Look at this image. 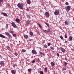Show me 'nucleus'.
<instances>
[{
	"instance_id": "1",
	"label": "nucleus",
	"mask_w": 74,
	"mask_h": 74,
	"mask_svg": "<svg viewBox=\"0 0 74 74\" xmlns=\"http://www.w3.org/2000/svg\"><path fill=\"white\" fill-rule=\"evenodd\" d=\"M18 7L21 10H23V5L22 4L18 3L17 5Z\"/></svg>"
},
{
	"instance_id": "2",
	"label": "nucleus",
	"mask_w": 74,
	"mask_h": 74,
	"mask_svg": "<svg viewBox=\"0 0 74 74\" xmlns=\"http://www.w3.org/2000/svg\"><path fill=\"white\" fill-rule=\"evenodd\" d=\"M71 9V7L70 6H67V7L65 8V10H66L67 12H68L70 11Z\"/></svg>"
},
{
	"instance_id": "3",
	"label": "nucleus",
	"mask_w": 74,
	"mask_h": 74,
	"mask_svg": "<svg viewBox=\"0 0 74 74\" xmlns=\"http://www.w3.org/2000/svg\"><path fill=\"white\" fill-rule=\"evenodd\" d=\"M59 14V12L57 11H55L54 13V15H58Z\"/></svg>"
},
{
	"instance_id": "4",
	"label": "nucleus",
	"mask_w": 74,
	"mask_h": 74,
	"mask_svg": "<svg viewBox=\"0 0 74 74\" xmlns=\"http://www.w3.org/2000/svg\"><path fill=\"white\" fill-rule=\"evenodd\" d=\"M13 27H14V28H16V24L13 22H12L11 23Z\"/></svg>"
},
{
	"instance_id": "5",
	"label": "nucleus",
	"mask_w": 74,
	"mask_h": 74,
	"mask_svg": "<svg viewBox=\"0 0 74 74\" xmlns=\"http://www.w3.org/2000/svg\"><path fill=\"white\" fill-rule=\"evenodd\" d=\"M45 15L47 18H49L50 16L49 13L47 12H45Z\"/></svg>"
},
{
	"instance_id": "6",
	"label": "nucleus",
	"mask_w": 74,
	"mask_h": 74,
	"mask_svg": "<svg viewBox=\"0 0 74 74\" xmlns=\"http://www.w3.org/2000/svg\"><path fill=\"white\" fill-rule=\"evenodd\" d=\"M32 53L34 54H37L36 51L35 50H32Z\"/></svg>"
},
{
	"instance_id": "7",
	"label": "nucleus",
	"mask_w": 74,
	"mask_h": 74,
	"mask_svg": "<svg viewBox=\"0 0 74 74\" xmlns=\"http://www.w3.org/2000/svg\"><path fill=\"white\" fill-rule=\"evenodd\" d=\"M6 35L8 36V37H10V38H12V37H11V36L10 35V34L8 32H7L6 34Z\"/></svg>"
},
{
	"instance_id": "8",
	"label": "nucleus",
	"mask_w": 74,
	"mask_h": 74,
	"mask_svg": "<svg viewBox=\"0 0 74 74\" xmlns=\"http://www.w3.org/2000/svg\"><path fill=\"white\" fill-rule=\"evenodd\" d=\"M0 64L1 66H2V65H3V66H4V64L3 62V61H1L0 62Z\"/></svg>"
},
{
	"instance_id": "9",
	"label": "nucleus",
	"mask_w": 74,
	"mask_h": 74,
	"mask_svg": "<svg viewBox=\"0 0 74 74\" xmlns=\"http://www.w3.org/2000/svg\"><path fill=\"white\" fill-rule=\"evenodd\" d=\"M15 21L17 23H19L20 22V20L18 18H16Z\"/></svg>"
},
{
	"instance_id": "10",
	"label": "nucleus",
	"mask_w": 74,
	"mask_h": 74,
	"mask_svg": "<svg viewBox=\"0 0 74 74\" xmlns=\"http://www.w3.org/2000/svg\"><path fill=\"white\" fill-rule=\"evenodd\" d=\"M1 14H3V15L4 16H5L7 17V16H8V15L7 14H6V13H4L2 12V13H1Z\"/></svg>"
},
{
	"instance_id": "11",
	"label": "nucleus",
	"mask_w": 74,
	"mask_h": 74,
	"mask_svg": "<svg viewBox=\"0 0 74 74\" xmlns=\"http://www.w3.org/2000/svg\"><path fill=\"white\" fill-rule=\"evenodd\" d=\"M60 49H61V51H62V52H65V49L62 47Z\"/></svg>"
},
{
	"instance_id": "12",
	"label": "nucleus",
	"mask_w": 74,
	"mask_h": 74,
	"mask_svg": "<svg viewBox=\"0 0 74 74\" xmlns=\"http://www.w3.org/2000/svg\"><path fill=\"white\" fill-rule=\"evenodd\" d=\"M0 37L3 38H5V37L4 36L1 34H0Z\"/></svg>"
},
{
	"instance_id": "13",
	"label": "nucleus",
	"mask_w": 74,
	"mask_h": 74,
	"mask_svg": "<svg viewBox=\"0 0 74 74\" xmlns=\"http://www.w3.org/2000/svg\"><path fill=\"white\" fill-rule=\"evenodd\" d=\"M27 2L28 4H30L31 3V2H30L29 0H27Z\"/></svg>"
},
{
	"instance_id": "14",
	"label": "nucleus",
	"mask_w": 74,
	"mask_h": 74,
	"mask_svg": "<svg viewBox=\"0 0 74 74\" xmlns=\"http://www.w3.org/2000/svg\"><path fill=\"white\" fill-rule=\"evenodd\" d=\"M65 24L66 25H68V21H66L65 22Z\"/></svg>"
},
{
	"instance_id": "15",
	"label": "nucleus",
	"mask_w": 74,
	"mask_h": 74,
	"mask_svg": "<svg viewBox=\"0 0 74 74\" xmlns=\"http://www.w3.org/2000/svg\"><path fill=\"white\" fill-rule=\"evenodd\" d=\"M24 38L25 39H27L28 38V36L27 35H24Z\"/></svg>"
},
{
	"instance_id": "16",
	"label": "nucleus",
	"mask_w": 74,
	"mask_h": 74,
	"mask_svg": "<svg viewBox=\"0 0 74 74\" xmlns=\"http://www.w3.org/2000/svg\"><path fill=\"white\" fill-rule=\"evenodd\" d=\"M51 65L52 66H54L55 65V63L53 62H51Z\"/></svg>"
},
{
	"instance_id": "17",
	"label": "nucleus",
	"mask_w": 74,
	"mask_h": 74,
	"mask_svg": "<svg viewBox=\"0 0 74 74\" xmlns=\"http://www.w3.org/2000/svg\"><path fill=\"white\" fill-rule=\"evenodd\" d=\"M11 72L12 73H13L14 74H15V72H14V70H11Z\"/></svg>"
},
{
	"instance_id": "18",
	"label": "nucleus",
	"mask_w": 74,
	"mask_h": 74,
	"mask_svg": "<svg viewBox=\"0 0 74 74\" xmlns=\"http://www.w3.org/2000/svg\"><path fill=\"white\" fill-rule=\"evenodd\" d=\"M26 23L27 24L29 25L30 23V22L29 20H28L27 21Z\"/></svg>"
},
{
	"instance_id": "19",
	"label": "nucleus",
	"mask_w": 74,
	"mask_h": 74,
	"mask_svg": "<svg viewBox=\"0 0 74 74\" xmlns=\"http://www.w3.org/2000/svg\"><path fill=\"white\" fill-rule=\"evenodd\" d=\"M47 33L48 32H51L50 30L49 29V28H48V29H47Z\"/></svg>"
},
{
	"instance_id": "20",
	"label": "nucleus",
	"mask_w": 74,
	"mask_h": 74,
	"mask_svg": "<svg viewBox=\"0 0 74 74\" xmlns=\"http://www.w3.org/2000/svg\"><path fill=\"white\" fill-rule=\"evenodd\" d=\"M30 35L31 36H32L33 35V32H30Z\"/></svg>"
},
{
	"instance_id": "21",
	"label": "nucleus",
	"mask_w": 74,
	"mask_h": 74,
	"mask_svg": "<svg viewBox=\"0 0 74 74\" xmlns=\"http://www.w3.org/2000/svg\"><path fill=\"white\" fill-rule=\"evenodd\" d=\"M38 25L39 26V27L40 28H42V27H41V25L39 23L38 24Z\"/></svg>"
},
{
	"instance_id": "22",
	"label": "nucleus",
	"mask_w": 74,
	"mask_h": 74,
	"mask_svg": "<svg viewBox=\"0 0 74 74\" xmlns=\"http://www.w3.org/2000/svg\"><path fill=\"white\" fill-rule=\"evenodd\" d=\"M39 73L40 74H43V72L42 71H39Z\"/></svg>"
},
{
	"instance_id": "23",
	"label": "nucleus",
	"mask_w": 74,
	"mask_h": 74,
	"mask_svg": "<svg viewBox=\"0 0 74 74\" xmlns=\"http://www.w3.org/2000/svg\"><path fill=\"white\" fill-rule=\"evenodd\" d=\"M43 32H44L45 33H47V31L45 30H43Z\"/></svg>"
},
{
	"instance_id": "24",
	"label": "nucleus",
	"mask_w": 74,
	"mask_h": 74,
	"mask_svg": "<svg viewBox=\"0 0 74 74\" xmlns=\"http://www.w3.org/2000/svg\"><path fill=\"white\" fill-rule=\"evenodd\" d=\"M45 71L46 72H47V67H45Z\"/></svg>"
},
{
	"instance_id": "25",
	"label": "nucleus",
	"mask_w": 74,
	"mask_h": 74,
	"mask_svg": "<svg viewBox=\"0 0 74 74\" xmlns=\"http://www.w3.org/2000/svg\"><path fill=\"white\" fill-rule=\"evenodd\" d=\"M31 71H32V69H28V71L29 72H30Z\"/></svg>"
},
{
	"instance_id": "26",
	"label": "nucleus",
	"mask_w": 74,
	"mask_h": 74,
	"mask_svg": "<svg viewBox=\"0 0 74 74\" xmlns=\"http://www.w3.org/2000/svg\"><path fill=\"white\" fill-rule=\"evenodd\" d=\"M45 24L47 25L48 26V27H49V24L47 23H45Z\"/></svg>"
},
{
	"instance_id": "27",
	"label": "nucleus",
	"mask_w": 74,
	"mask_h": 74,
	"mask_svg": "<svg viewBox=\"0 0 74 74\" xmlns=\"http://www.w3.org/2000/svg\"><path fill=\"white\" fill-rule=\"evenodd\" d=\"M26 51V50H25V49H23V50H22V52L23 53L25 52Z\"/></svg>"
},
{
	"instance_id": "28",
	"label": "nucleus",
	"mask_w": 74,
	"mask_h": 74,
	"mask_svg": "<svg viewBox=\"0 0 74 74\" xmlns=\"http://www.w3.org/2000/svg\"><path fill=\"white\" fill-rule=\"evenodd\" d=\"M62 69L63 71H64V70H66V69L64 67L62 68Z\"/></svg>"
},
{
	"instance_id": "29",
	"label": "nucleus",
	"mask_w": 74,
	"mask_h": 74,
	"mask_svg": "<svg viewBox=\"0 0 74 74\" xmlns=\"http://www.w3.org/2000/svg\"><path fill=\"white\" fill-rule=\"evenodd\" d=\"M3 2V0H0V5L1 4V3Z\"/></svg>"
},
{
	"instance_id": "30",
	"label": "nucleus",
	"mask_w": 74,
	"mask_h": 74,
	"mask_svg": "<svg viewBox=\"0 0 74 74\" xmlns=\"http://www.w3.org/2000/svg\"><path fill=\"white\" fill-rule=\"evenodd\" d=\"M13 36L14 37H16V35L15 34H13Z\"/></svg>"
},
{
	"instance_id": "31",
	"label": "nucleus",
	"mask_w": 74,
	"mask_h": 74,
	"mask_svg": "<svg viewBox=\"0 0 74 74\" xmlns=\"http://www.w3.org/2000/svg\"><path fill=\"white\" fill-rule=\"evenodd\" d=\"M44 47L45 48H46V49L47 48V46L46 45H44Z\"/></svg>"
},
{
	"instance_id": "32",
	"label": "nucleus",
	"mask_w": 74,
	"mask_h": 74,
	"mask_svg": "<svg viewBox=\"0 0 74 74\" xmlns=\"http://www.w3.org/2000/svg\"><path fill=\"white\" fill-rule=\"evenodd\" d=\"M65 5H69V3L67 2H66L65 3Z\"/></svg>"
},
{
	"instance_id": "33",
	"label": "nucleus",
	"mask_w": 74,
	"mask_h": 74,
	"mask_svg": "<svg viewBox=\"0 0 74 74\" xmlns=\"http://www.w3.org/2000/svg\"><path fill=\"white\" fill-rule=\"evenodd\" d=\"M69 39L70 40H72V37L71 36H70L69 37Z\"/></svg>"
},
{
	"instance_id": "34",
	"label": "nucleus",
	"mask_w": 74,
	"mask_h": 74,
	"mask_svg": "<svg viewBox=\"0 0 74 74\" xmlns=\"http://www.w3.org/2000/svg\"><path fill=\"white\" fill-rule=\"evenodd\" d=\"M39 53H40V55H42L43 54L42 53L41 51Z\"/></svg>"
},
{
	"instance_id": "35",
	"label": "nucleus",
	"mask_w": 74,
	"mask_h": 74,
	"mask_svg": "<svg viewBox=\"0 0 74 74\" xmlns=\"http://www.w3.org/2000/svg\"><path fill=\"white\" fill-rule=\"evenodd\" d=\"M51 48L52 50H54V48L52 47H51Z\"/></svg>"
},
{
	"instance_id": "36",
	"label": "nucleus",
	"mask_w": 74,
	"mask_h": 74,
	"mask_svg": "<svg viewBox=\"0 0 74 74\" xmlns=\"http://www.w3.org/2000/svg\"><path fill=\"white\" fill-rule=\"evenodd\" d=\"M57 56H58V57H59L60 56V54L59 53H57Z\"/></svg>"
},
{
	"instance_id": "37",
	"label": "nucleus",
	"mask_w": 74,
	"mask_h": 74,
	"mask_svg": "<svg viewBox=\"0 0 74 74\" xmlns=\"http://www.w3.org/2000/svg\"><path fill=\"white\" fill-rule=\"evenodd\" d=\"M8 24H6V28H8Z\"/></svg>"
},
{
	"instance_id": "38",
	"label": "nucleus",
	"mask_w": 74,
	"mask_h": 74,
	"mask_svg": "<svg viewBox=\"0 0 74 74\" xmlns=\"http://www.w3.org/2000/svg\"><path fill=\"white\" fill-rule=\"evenodd\" d=\"M67 65V63L65 62V66H66Z\"/></svg>"
},
{
	"instance_id": "39",
	"label": "nucleus",
	"mask_w": 74,
	"mask_h": 74,
	"mask_svg": "<svg viewBox=\"0 0 74 74\" xmlns=\"http://www.w3.org/2000/svg\"><path fill=\"white\" fill-rule=\"evenodd\" d=\"M14 55L16 56H17L18 55V54L17 53H14Z\"/></svg>"
},
{
	"instance_id": "40",
	"label": "nucleus",
	"mask_w": 74,
	"mask_h": 74,
	"mask_svg": "<svg viewBox=\"0 0 74 74\" xmlns=\"http://www.w3.org/2000/svg\"><path fill=\"white\" fill-rule=\"evenodd\" d=\"M60 38H61V39H63V37L62 36H60Z\"/></svg>"
},
{
	"instance_id": "41",
	"label": "nucleus",
	"mask_w": 74,
	"mask_h": 74,
	"mask_svg": "<svg viewBox=\"0 0 74 74\" xmlns=\"http://www.w3.org/2000/svg\"><path fill=\"white\" fill-rule=\"evenodd\" d=\"M64 36H65V38H67V36H66V35H65Z\"/></svg>"
},
{
	"instance_id": "42",
	"label": "nucleus",
	"mask_w": 74,
	"mask_h": 74,
	"mask_svg": "<svg viewBox=\"0 0 74 74\" xmlns=\"http://www.w3.org/2000/svg\"><path fill=\"white\" fill-rule=\"evenodd\" d=\"M30 17V16L29 15H27V17L28 18H29Z\"/></svg>"
},
{
	"instance_id": "43",
	"label": "nucleus",
	"mask_w": 74,
	"mask_h": 74,
	"mask_svg": "<svg viewBox=\"0 0 74 74\" xmlns=\"http://www.w3.org/2000/svg\"><path fill=\"white\" fill-rule=\"evenodd\" d=\"M48 46H50V43H48Z\"/></svg>"
},
{
	"instance_id": "44",
	"label": "nucleus",
	"mask_w": 74,
	"mask_h": 74,
	"mask_svg": "<svg viewBox=\"0 0 74 74\" xmlns=\"http://www.w3.org/2000/svg\"><path fill=\"white\" fill-rule=\"evenodd\" d=\"M10 47L9 46H7V48L8 49H10Z\"/></svg>"
},
{
	"instance_id": "45",
	"label": "nucleus",
	"mask_w": 74,
	"mask_h": 74,
	"mask_svg": "<svg viewBox=\"0 0 74 74\" xmlns=\"http://www.w3.org/2000/svg\"><path fill=\"white\" fill-rule=\"evenodd\" d=\"M10 33H11V34H13V31H10Z\"/></svg>"
},
{
	"instance_id": "46",
	"label": "nucleus",
	"mask_w": 74,
	"mask_h": 74,
	"mask_svg": "<svg viewBox=\"0 0 74 74\" xmlns=\"http://www.w3.org/2000/svg\"><path fill=\"white\" fill-rule=\"evenodd\" d=\"M26 10L27 11H29V8H27V9H26Z\"/></svg>"
},
{
	"instance_id": "47",
	"label": "nucleus",
	"mask_w": 74,
	"mask_h": 74,
	"mask_svg": "<svg viewBox=\"0 0 74 74\" xmlns=\"http://www.w3.org/2000/svg\"><path fill=\"white\" fill-rule=\"evenodd\" d=\"M65 43L67 44V43H68V42H67V41H65Z\"/></svg>"
},
{
	"instance_id": "48",
	"label": "nucleus",
	"mask_w": 74,
	"mask_h": 74,
	"mask_svg": "<svg viewBox=\"0 0 74 74\" xmlns=\"http://www.w3.org/2000/svg\"><path fill=\"white\" fill-rule=\"evenodd\" d=\"M34 62H35V60H33V61H32V63H34Z\"/></svg>"
},
{
	"instance_id": "49",
	"label": "nucleus",
	"mask_w": 74,
	"mask_h": 74,
	"mask_svg": "<svg viewBox=\"0 0 74 74\" xmlns=\"http://www.w3.org/2000/svg\"><path fill=\"white\" fill-rule=\"evenodd\" d=\"M14 67H15L16 66H17V65L16 64H14Z\"/></svg>"
},
{
	"instance_id": "50",
	"label": "nucleus",
	"mask_w": 74,
	"mask_h": 74,
	"mask_svg": "<svg viewBox=\"0 0 74 74\" xmlns=\"http://www.w3.org/2000/svg\"><path fill=\"white\" fill-rule=\"evenodd\" d=\"M65 60H67V58H65Z\"/></svg>"
},
{
	"instance_id": "51",
	"label": "nucleus",
	"mask_w": 74,
	"mask_h": 74,
	"mask_svg": "<svg viewBox=\"0 0 74 74\" xmlns=\"http://www.w3.org/2000/svg\"><path fill=\"white\" fill-rule=\"evenodd\" d=\"M0 58H2V57L1 55H0Z\"/></svg>"
},
{
	"instance_id": "52",
	"label": "nucleus",
	"mask_w": 74,
	"mask_h": 74,
	"mask_svg": "<svg viewBox=\"0 0 74 74\" xmlns=\"http://www.w3.org/2000/svg\"><path fill=\"white\" fill-rule=\"evenodd\" d=\"M39 49H41V47H40Z\"/></svg>"
},
{
	"instance_id": "53",
	"label": "nucleus",
	"mask_w": 74,
	"mask_h": 74,
	"mask_svg": "<svg viewBox=\"0 0 74 74\" xmlns=\"http://www.w3.org/2000/svg\"><path fill=\"white\" fill-rule=\"evenodd\" d=\"M38 60H39V58H38Z\"/></svg>"
},
{
	"instance_id": "54",
	"label": "nucleus",
	"mask_w": 74,
	"mask_h": 74,
	"mask_svg": "<svg viewBox=\"0 0 74 74\" xmlns=\"http://www.w3.org/2000/svg\"><path fill=\"white\" fill-rule=\"evenodd\" d=\"M44 56H45V54H44Z\"/></svg>"
},
{
	"instance_id": "55",
	"label": "nucleus",
	"mask_w": 74,
	"mask_h": 74,
	"mask_svg": "<svg viewBox=\"0 0 74 74\" xmlns=\"http://www.w3.org/2000/svg\"><path fill=\"white\" fill-rule=\"evenodd\" d=\"M45 43V42H44V43Z\"/></svg>"
},
{
	"instance_id": "56",
	"label": "nucleus",
	"mask_w": 74,
	"mask_h": 74,
	"mask_svg": "<svg viewBox=\"0 0 74 74\" xmlns=\"http://www.w3.org/2000/svg\"><path fill=\"white\" fill-rule=\"evenodd\" d=\"M60 1H62V0H60Z\"/></svg>"
}]
</instances>
